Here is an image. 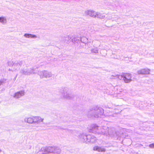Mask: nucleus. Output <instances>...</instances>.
Returning a JSON list of instances; mask_svg holds the SVG:
<instances>
[{"mask_svg": "<svg viewBox=\"0 0 154 154\" xmlns=\"http://www.w3.org/2000/svg\"><path fill=\"white\" fill-rule=\"evenodd\" d=\"M104 113V110L102 108L97 106H93L90 108L88 115V117L98 118L100 116L102 115Z\"/></svg>", "mask_w": 154, "mask_h": 154, "instance_id": "f257e3e1", "label": "nucleus"}, {"mask_svg": "<svg viewBox=\"0 0 154 154\" xmlns=\"http://www.w3.org/2000/svg\"><path fill=\"white\" fill-rule=\"evenodd\" d=\"M78 138L79 140L83 143H93L96 141V138L94 136L90 134H80L79 135Z\"/></svg>", "mask_w": 154, "mask_h": 154, "instance_id": "f03ea898", "label": "nucleus"}, {"mask_svg": "<svg viewBox=\"0 0 154 154\" xmlns=\"http://www.w3.org/2000/svg\"><path fill=\"white\" fill-rule=\"evenodd\" d=\"M26 66L21 69L20 72L23 75H29L32 74H36V73L35 72V69L34 67L30 68L29 69H28L27 66L26 64H25Z\"/></svg>", "mask_w": 154, "mask_h": 154, "instance_id": "7ed1b4c3", "label": "nucleus"}, {"mask_svg": "<svg viewBox=\"0 0 154 154\" xmlns=\"http://www.w3.org/2000/svg\"><path fill=\"white\" fill-rule=\"evenodd\" d=\"M101 132L102 134L104 135H109L111 136H114L115 134V129L114 128L109 129L108 127H103L102 128Z\"/></svg>", "mask_w": 154, "mask_h": 154, "instance_id": "20e7f679", "label": "nucleus"}, {"mask_svg": "<svg viewBox=\"0 0 154 154\" xmlns=\"http://www.w3.org/2000/svg\"><path fill=\"white\" fill-rule=\"evenodd\" d=\"M25 64V61L24 60H19L15 61L14 63V67L13 69V71L19 70L22 66H24Z\"/></svg>", "mask_w": 154, "mask_h": 154, "instance_id": "39448f33", "label": "nucleus"}, {"mask_svg": "<svg viewBox=\"0 0 154 154\" xmlns=\"http://www.w3.org/2000/svg\"><path fill=\"white\" fill-rule=\"evenodd\" d=\"M68 89L66 88H64L62 91V93L64 98L67 99H71L72 98V96L71 94L68 93Z\"/></svg>", "mask_w": 154, "mask_h": 154, "instance_id": "423d86ee", "label": "nucleus"}, {"mask_svg": "<svg viewBox=\"0 0 154 154\" xmlns=\"http://www.w3.org/2000/svg\"><path fill=\"white\" fill-rule=\"evenodd\" d=\"M131 74L130 73H124L123 80L125 83H128L131 82L132 80Z\"/></svg>", "mask_w": 154, "mask_h": 154, "instance_id": "0eeeda50", "label": "nucleus"}, {"mask_svg": "<svg viewBox=\"0 0 154 154\" xmlns=\"http://www.w3.org/2000/svg\"><path fill=\"white\" fill-rule=\"evenodd\" d=\"M150 70L148 69H143L138 70L137 73L139 75H147L149 74Z\"/></svg>", "mask_w": 154, "mask_h": 154, "instance_id": "6e6552de", "label": "nucleus"}, {"mask_svg": "<svg viewBox=\"0 0 154 154\" xmlns=\"http://www.w3.org/2000/svg\"><path fill=\"white\" fill-rule=\"evenodd\" d=\"M25 92L23 91H21L15 93L14 97L16 98L17 99L20 98L24 95Z\"/></svg>", "mask_w": 154, "mask_h": 154, "instance_id": "1a4fd4ad", "label": "nucleus"}, {"mask_svg": "<svg viewBox=\"0 0 154 154\" xmlns=\"http://www.w3.org/2000/svg\"><path fill=\"white\" fill-rule=\"evenodd\" d=\"M33 123L38 124L43 121V119H42L41 117L39 116H33Z\"/></svg>", "mask_w": 154, "mask_h": 154, "instance_id": "9d476101", "label": "nucleus"}, {"mask_svg": "<svg viewBox=\"0 0 154 154\" xmlns=\"http://www.w3.org/2000/svg\"><path fill=\"white\" fill-rule=\"evenodd\" d=\"M98 126L96 124L93 125L91 126L90 129V131L93 133L97 132V131L98 130Z\"/></svg>", "mask_w": 154, "mask_h": 154, "instance_id": "9b49d317", "label": "nucleus"}, {"mask_svg": "<svg viewBox=\"0 0 154 154\" xmlns=\"http://www.w3.org/2000/svg\"><path fill=\"white\" fill-rule=\"evenodd\" d=\"M96 12L93 11L88 10L85 12V14H86L89 15L90 16L95 17Z\"/></svg>", "mask_w": 154, "mask_h": 154, "instance_id": "f8f14e48", "label": "nucleus"}, {"mask_svg": "<svg viewBox=\"0 0 154 154\" xmlns=\"http://www.w3.org/2000/svg\"><path fill=\"white\" fill-rule=\"evenodd\" d=\"M93 149L94 150L97 151L99 152H105L106 151V149L105 148L98 146L94 147Z\"/></svg>", "mask_w": 154, "mask_h": 154, "instance_id": "ddd939ff", "label": "nucleus"}, {"mask_svg": "<svg viewBox=\"0 0 154 154\" xmlns=\"http://www.w3.org/2000/svg\"><path fill=\"white\" fill-rule=\"evenodd\" d=\"M73 36H68L67 37H66L64 38V42L67 43H69L71 42H72Z\"/></svg>", "mask_w": 154, "mask_h": 154, "instance_id": "4468645a", "label": "nucleus"}, {"mask_svg": "<svg viewBox=\"0 0 154 154\" xmlns=\"http://www.w3.org/2000/svg\"><path fill=\"white\" fill-rule=\"evenodd\" d=\"M52 74L51 72L46 70H44V77L47 78L51 77L52 76Z\"/></svg>", "mask_w": 154, "mask_h": 154, "instance_id": "2eb2a0df", "label": "nucleus"}, {"mask_svg": "<svg viewBox=\"0 0 154 154\" xmlns=\"http://www.w3.org/2000/svg\"><path fill=\"white\" fill-rule=\"evenodd\" d=\"M24 36L27 38H36L37 37L36 35L29 33H25Z\"/></svg>", "mask_w": 154, "mask_h": 154, "instance_id": "dca6fc26", "label": "nucleus"}, {"mask_svg": "<svg viewBox=\"0 0 154 154\" xmlns=\"http://www.w3.org/2000/svg\"><path fill=\"white\" fill-rule=\"evenodd\" d=\"M24 121L25 122H27L28 123H33V117H32L26 118L24 119Z\"/></svg>", "mask_w": 154, "mask_h": 154, "instance_id": "f3484780", "label": "nucleus"}, {"mask_svg": "<svg viewBox=\"0 0 154 154\" xmlns=\"http://www.w3.org/2000/svg\"><path fill=\"white\" fill-rule=\"evenodd\" d=\"M97 17L99 18H104L105 16L103 14H101L99 12H96L95 17Z\"/></svg>", "mask_w": 154, "mask_h": 154, "instance_id": "a211bd4d", "label": "nucleus"}, {"mask_svg": "<svg viewBox=\"0 0 154 154\" xmlns=\"http://www.w3.org/2000/svg\"><path fill=\"white\" fill-rule=\"evenodd\" d=\"M0 22L2 24L6 23L7 22L6 17H0Z\"/></svg>", "mask_w": 154, "mask_h": 154, "instance_id": "6ab92c4d", "label": "nucleus"}, {"mask_svg": "<svg viewBox=\"0 0 154 154\" xmlns=\"http://www.w3.org/2000/svg\"><path fill=\"white\" fill-rule=\"evenodd\" d=\"M72 42L73 43L76 42L78 43L80 41V37H75L74 36L73 38Z\"/></svg>", "mask_w": 154, "mask_h": 154, "instance_id": "aec40b11", "label": "nucleus"}, {"mask_svg": "<svg viewBox=\"0 0 154 154\" xmlns=\"http://www.w3.org/2000/svg\"><path fill=\"white\" fill-rule=\"evenodd\" d=\"M6 81V80L5 79L0 80V88H1L5 83Z\"/></svg>", "mask_w": 154, "mask_h": 154, "instance_id": "412c9836", "label": "nucleus"}, {"mask_svg": "<svg viewBox=\"0 0 154 154\" xmlns=\"http://www.w3.org/2000/svg\"><path fill=\"white\" fill-rule=\"evenodd\" d=\"M80 40L81 42L85 43L87 42L88 39L85 37H83V38H80Z\"/></svg>", "mask_w": 154, "mask_h": 154, "instance_id": "4be33fe9", "label": "nucleus"}, {"mask_svg": "<svg viewBox=\"0 0 154 154\" xmlns=\"http://www.w3.org/2000/svg\"><path fill=\"white\" fill-rule=\"evenodd\" d=\"M91 51L92 53L97 54L98 53V50L97 48L92 49L91 50Z\"/></svg>", "mask_w": 154, "mask_h": 154, "instance_id": "5701e85b", "label": "nucleus"}, {"mask_svg": "<svg viewBox=\"0 0 154 154\" xmlns=\"http://www.w3.org/2000/svg\"><path fill=\"white\" fill-rule=\"evenodd\" d=\"M38 74L40 76V78H44V70L39 72Z\"/></svg>", "mask_w": 154, "mask_h": 154, "instance_id": "b1692460", "label": "nucleus"}, {"mask_svg": "<svg viewBox=\"0 0 154 154\" xmlns=\"http://www.w3.org/2000/svg\"><path fill=\"white\" fill-rule=\"evenodd\" d=\"M8 65L10 66H12L13 67V69L14 67V63L13 61H9L8 62Z\"/></svg>", "mask_w": 154, "mask_h": 154, "instance_id": "393cba45", "label": "nucleus"}, {"mask_svg": "<svg viewBox=\"0 0 154 154\" xmlns=\"http://www.w3.org/2000/svg\"><path fill=\"white\" fill-rule=\"evenodd\" d=\"M118 78L120 80H123L124 74L122 75H119L117 76Z\"/></svg>", "mask_w": 154, "mask_h": 154, "instance_id": "a878e982", "label": "nucleus"}, {"mask_svg": "<svg viewBox=\"0 0 154 154\" xmlns=\"http://www.w3.org/2000/svg\"><path fill=\"white\" fill-rule=\"evenodd\" d=\"M149 146V147L151 148H154V143H152L151 144H150Z\"/></svg>", "mask_w": 154, "mask_h": 154, "instance_id": "bb28decb", "label": "nucleus"}, {"mask_svg": "<svg viewBox=\"0 0 154 154\" xmlns=\"http://www.w3.org/2000/svg\"><path fill=\"white\" fill-rule=\"evenodd\" d=\"M8 70L9 71H13V70H12L11 69H8Z\"/></svg>", "mask_w": 154, "mask_h": 154, "instance_id": "cd10ccee", "label": "nucleus"}, {"mask_svg": "<svg viewBox=\"0 0 154 154\" xmlns=\"http://www.w3.org/2000/svg\"><path fill=\"white\" fill-rule=\"evenodd\" d=\"M2 151V150L1 149H0V152Z\"/></svg>", "mask_w": 154, "mask_h": 154, "instance_id": "c85d7f7f", "label": "nucleus"}]
</instances>
